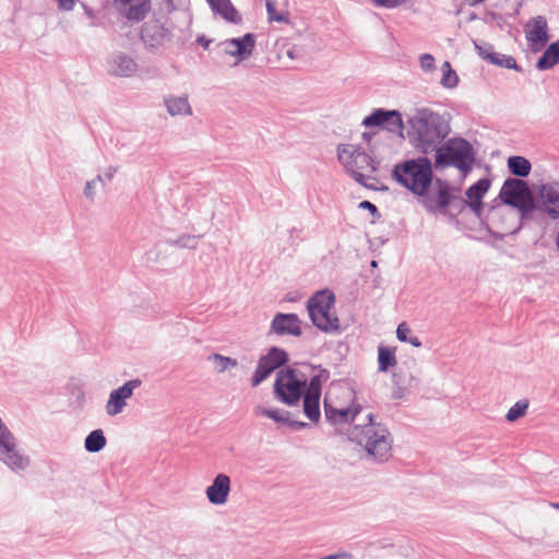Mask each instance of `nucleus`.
Returning a JSON list of instances; mask_svg holds the SVG:
<instances>
[{"instance_id": "e433bc0d", "label": "nucleus", "mask_w": 559, "mask_h": 559, "mask_svg": "<svg viewBox=\"0 0 559 559\" xmlns=\"http://www.w3.org/2000/svg\"><path fill=\"white\" fill-rule=\"evenodd\" d=\"M409 333H411V329L405 322H402L399 324L397 330H396L397 338L401 342H409L413 346L419 347L421 345V343L419 342V340L417 337L408 340Z\"/></svg>"}, {"instance_id": "ddd939ff", "label": "nucleus", "mask_w": 559, "mask_h": 559, "mask_svg": "<svg viewBox=\"0 0 559 559\" xmlns=\"http://www.w3.org/2000/svg\"><path fill=\"white\" fill-rule=\"evenodd\" d=\"M141 385V380L134 379L126 382L122 386L114 390L106 403V412L109 416L121 413L127 405V400L133 394L134 389Z\"/></svg>"}, {"instance_id": "49530a36", "label": "nucleus", "mask_w": 559, "mask_h": 559, "mask_svg": "<svg viewBox=\"0 0 559 559\" xmlns=\"http://www.w3.org/2000/svg\"><path fill=\"white\" fill-rule=\"evenodd\" d=\"M335 557L334 556H328V557H324V558H321V559H334Z\"/></svg>"}, {"instance_id": "2eb2a0df", "label": "nucleus", "mask_w": 559, "mask_h": 559, "mask_svg": "<svg viewBox=\"0 0 559 559\" xmlns=\"http://www.w3.org/2000/svg\"><path fill=\"white\" fill-rule=\"evenodd\" d=\"M231 480L226 474H218L212 485L206 488V498L212 504H225L230 492Z\"/></svg>"}, {"instance_id": "4468645a", "label": "nucleus", "mask_w": 559, "mask_h": 559, "mask_svg": "<svg viewBox=\"0 0 559 559\" xmlns=\"http://www.w3.org/2000/svg\"><path fill=\"white\" fill-rule=\"evenodd\" d=\"M115 4L129 21H142L151 10L150 0H115Z\"/></svg>"}, {"instance_id": "0eeeda50", "label": "nucleus", "mask_w": 559, "mask_h": 559, "mask_svg": "<svg viewBox=\"0 0 559 559\" xmlns=\"http://www.w3.org/2000/svg\"><path fill=\"white\" fill-rule=\"evenodd\" d=\"M306 383L307 378L304 373L289 368L283 369L277 373L275 393L282 402L295 404L305 392Z\"/></svg>"}, {"instance_id": "473e14b6", "label": "nucleus", "mask_w": 559, "mask_h": 559, "mask_svg": "<svg viewBox=\"0 0 559 559\" xmlns=\"http://www.w3.org/2000/svg\"><path fill=\"white\" fill-rule=\"evenodd\" d=\"M265 361L271 364L273 367L278 368L287 360V355L284 350L278 348H272L267 355L262 357Z\"/></svg>"}, {"instance_id": "f3484780", "label": "nucleus", "mask_w": 559, "mask_h": 559, "mask_svg": "<svg viewBox=\"0 0 559 559\" xmlns=\"http://www.w3.org/2000/svg\"><path fill=\"white\" fill-rule=\"evenodd\" d=\"M254 36L252 34H246L241 38H233L224 43V49L226 53L235 56L238 60L248 58L254 48Z\"/></svg>"}, {"instance_id": "2f4dec72", "label": "nucleus", "mask_w": 559, "mask_h": 559, "mask_svg": "<svg viewBox=\"0 0 559 559\" xmlns=\"http://www.w3.org/2000/svg\"><path fill=\"white\" fill-rule=\"evenodd\" d=\"M459 82V78L454 70H452L451 64L449 61H445L442 64V78H441V84L444 87L451 88L456 86Z\"/></svg>"}, {"instance_id": "f8f14e48", "label": "nucleus", "mask_w": 559, "mask_h": 559, "mask_svg": "<svg viewBox=\"0 0 559 559\" xmlns=\"http://www.w3.org/2000/svg\"><path fill=\"white\" fill-rule=\"evenodd\" d=\"M526 39L533 52L540 51L549 40L548 25L544 16L532 19L526 24Z\"/></svg>"}, {"instance_id": "7c9ffc66", "label": "nucleus", "mask_w": 559, "mask_h": 559, "mask_svg": "<svg viewBox=\"0 0 559 559\" xmlns=\"http://www.w3.org/2000/svg\"><path fill=\"white\" fill-rule=\"evenodd\" d=\"M209 360H211L214 364L215 370L217 372H224L227 369L235 368L237 366L236 359L225 357L219 354H213L212 356L209 357Z\"/></svg>"}, {"instance_id": "f704fd0d", "label": "nucleus", "mask_w": 559, "mask_h": 559, "mask_svg": "<svg viewBox=\"0 0 559 559\" xmlns=\"http://www.w3.org/2000/svg\"><path fill=\"white\" fill-rule=\"evenodd\" d=\"M527 408V401H519L509 409L506 417L509 421H515L526 414Z\"/></svg>"}, {"instance_id": "ea45409f", "label": "nucleus", "mask_w": 559, "mask_h": 559, "mask_svg": "<svg viewBox=\"0 0 559 559\" xmlns=\"http://www.w3.org/2000/svg\"><path fill=\"white\" fill-rule=\"evenodd\" d=\"M406 0H372V2L378 7L383 8H396L401 4H403Z\"/></svg>"}, {"instance_id": "9d476101", "label": "nucleus", "mask_w": 559, "mask_h": 559, "mask_svg": "<svg viewBox=\"0 0 559 559\" xmlns=\"http://www.w3.org/2000/svg\"><path fill=\"white\" fill-rule=\"evenodd\" d=\"M536 199L539 210L554 219L559 218V182L542 185Z\"/></svg>"}, {"instance_id": "6e6552de", "label": "nucleus", "mask_w": 559, "mask_h": 559, "mask_svg": "<svg viewBox=\"0 0 559 559\" xmlns=\"http://www.w3.org/2000/svg\"><path fill=\"white\" fill-rule=\"evenodd\" d=\"M503 203L526 211L533 206V198L527 183L521 179L510 178L504 181L500 193Z\"/></svg>"}, {"instance_id": "f03ea898", "label": "nucleus", "mask_w": 559, "mask_h": 559, "mask_svg": "<svg viewBox=\"0 0 559 559\" xmlns=\"http://www.w3.org/2000/svg\"><path fill=\"white\" fill-rule=\"evenodd\" d=\"M409 134L425 154L432 152L448 135L450 128L444 119L429 109L418 110L411 119Z\"/></svg>"}, {"instance_id": "5701e85b", "label": "nucleus", "mask_w": 559, "mask_h": 559, "mask_svg": "<svg viewBox=\"0 0 559 559\" xmlns=\"http://www.w3.org/2000/svg\"><path fill=\"white\" fill-rule=\"evenodd\" d=\"M559 62V40L552 43L536 63L538 70L551 69Z\"/></svg>"}, {"instance_id": "b1692460", "label": "nucleus", "mask_w": 559, "mask_h": 559, "mask_svg": "<svg viewBox=\"0 0 559 559\" xmlns=\"http://www.w3.org/2000/svg\"><path fill=\"white\" fill-rule=\"evenodd\" d=\"M214 12L219 14L224 20L231 23H239L241 21V16L238 11L235 9L230 0H223L219 4L212 9Z\"/></svg>"}, {"instance_id": "de8ad7c7", "label": "nucleus", "mask_w": 559, "mask_h": 559, "mask_svg": "<svg viewBox=\"0 0 559 559\" xmlns=\"http://www.w3.org/2000/svg\"><path fill=\"white\" fill-rule=\"evenodd\" d=\"M364 138H365V139H369L368 133H364Z\"/></svg>"}, {"instance_id": "c756f323", "label": "nucleus", "mask_w": 559, "mask_h": 559, "mask_svg": "<svg viewBox=\"0 0 559 559\" xmlns=\"http://www.w3.org/2000/svg\"><path fill=\"white\" fill-rule=\"evenodd\" d=\"M276 368L265 361L263 358L259 360L257 370L252 377V385L257 386L265 380Z\"/></svg>"}, {"instance_id": "393cba45", "label": "nucleus", "mask_w": 559, "mask_h": 559, "mask_svg": "<svg viewBox=\"0 0 559 559\" xmlns=\"http://www.w3.org/2000/svg\"><path fill=\"white\" fill-rule=\"evenodd\" d=\"M168 112L171 116L176 115H189L191 114V107L188 103L187 97H170L165 100Z\"/></svg>"}, {"instance_id": "9b49d317", "label": "nucleus", "mask_w": 559, "mask_h": 559, "mask_svg": "<svg viewBox=\"0 0 559 559\" xmlns=\"http://www.w3.org/2000/svg\"><path fill=\"white\" fill-rule=\"evenodd\" d=\"M326 378L328 376L324 373L314 376L310 380L309 386L304 396V412L312 421H318L320 418L319 402L321 396V385L323 380H326Z\"/></svg>"}, {"instance_id": "20e7f679", "label": "nucleus", "mask_w": 559, "mask_h": 559, "mask_svg": "<svg viewBox=\"0 0 559 559\" xmlns=\"http://www.w3.org/2000/svg\"><path fill=\"white\" fill-rule=\"evenodd\" d=\"M308 312L312 323L324 332H336L340 319L335 310V296L332 292L321 290L308 300Z\"/></svg>"}, {"instance_id": "4c0bfd02", "label": "nucleus", "mask_w": 559, "mask_h": 559, "mask_svg": "<svg viewBox=\"0 0 559 559\" xmlns=\"http://www.w3.org/2000/svg\"><path fill=\"white\" fill-rule=\"evenodd\" d=\"M266 10H267V15H269V20L271 22L275 21V22H286L287 21V12L285 11H282V12H277V10L275 9V3L271 0H266Z\"/></svg>"}, {"instance_id": "dca6fc26", "label": "nucleus", "mask_w": 559, "mask_h": 559, "mask_svg": "<svg viewBox=\"0 0 559 559\" xmlns=\"http://www.w3.org/2000/svg\"><path fill=\"white\" fill-rule=\"evenodd\" d=\"M141 37L145 44L157 47L170 40V32L158 21H150L143 25Z\"/></svg>"}, {"instance_id": "a878e982", "label": "nucleus", "mask_w": 559, "mask_h": 559, "mask_svg": "<svg viewBox=\"0 0 559 559\" xmlns=\"http://www.w3.org/2000/svg\"><path fill=\"white\" fill-rule=\"evenodd\" d=\"M510 171L520 177H526L531 171V163L522 156H512L508 159Z\"/></svg>"}, {"instance_id": "a18cd8bd", "label": "nucleus", "mask_w": 559, "mask_h": 559, "mask_svg": "<svg viewBox=\"0 0 559 559\" xmlns=\"http://www.w3.org/2000/svg\"><path fill=\"white\" fill-rule=\"evenodd\" d=\"M485 0H474V3L477 4V3H481L484 2Z\"/></svg>"}, {"instance_id": "412c9836", "label": "nucleus", "mask_w": 559, "mask_h": 559, "mask_svg": "<svg viewBox=\"0 0 559 559\" xmlns=\"http://www.w3.org/2000/svg\"><path fill=\"white\" fill-rule=\"evenodd\" d=\"M478 53L490 63L498 64L508 69L516 68L514 58L504 55L489 52L490 47L476 46Z\"/></svg>"}, {"instance_id": "7ed1b4c3", "label": "nucleus", "mask_w": 559, "mask_h": 559, "mask_svg": "<svg viewBox=\"0 0 559 559\" xmlns=\"http://www.w3.org/2000/svg\"><path fill=\"white\" fill-rule=\"evenodd\" d=\"M393 178L414 194L424 197L431 185V163L426 157L395 165Z\"/></svg>"}, {"instance_id": "f257e3e1", "label": "nucleus", "mask_w": 559, "mask_h": 559, "mask_svg": "<svg viewBox=\"0 0 559 559\" xmlns=\"http://www.w3.org/2000/svg\"><path fill=\"white\" fill-rule=\"evenodd\" d=\"M355 392L347 385H332L324 397V411L326 418L333 424L352 421L354 428L350 431L352 439L364 445L367 452L378 459H386L392 445L388 430L372 423V415L365 414L366 424L358 421L361 413L359 406H352Z\"/></svg>"}, {"instance_id": "58836bf2", "label": "nucleus", "mask_w": 559, "mask_h": 559, "mask_svg": "<svg viewBox=\"0 0 559 559\" xmlns=\"http://www.w3.org/2000/svg\"><path fill=\"white\" fill-rule=\"evenodd\" d=\"M420 68L424 71H430L435 68V58L430 53H424L420 56Z\"/></svg>"}, {"instance_id": "aec40b11", "label": "nucleus", "mask_w": 559, "mask_h": 559, "mask_svg": "<svg viewBox=\"0 0 559 559\" xmlns=\"http://www.w3.org/2000/svg\"><path fill=\"white\" fill-rule=\"evenodd\" d=\"M490 187L488 179H480L475 185L469 187L466 191L467 205L477 214L480 215L483 210L481 199L487 193Z\"/></svg>"}, {"instance_id": "4be33fe9", "label": "nucleus", "mask_w": 559, "mask_h": 559, "mask_svg": "<svg viewBox=\"0 0 559 559\" xmlns=\"http://www.w3.org/2000/svg\"><path fill=\"white\" fill-rule=\"evenodd\" d=\"M136 69L135 62L126 56L116 57L110 67V72L117 76H129Z\"/></svg>"}, {"instance_id": "72a5a7b5", "label": "nucleus", "mask_w": 559, "mask_h": 559, "mask_svg": "<svg viewBox=\"0 0 559 559\" xmlns=\"http://www.w3.org/2000/svg\"><path fill=\"white\" fill-rule=\"evenodd\" d=\"M254 414L257 416H265L273 419L276 423H285L288 420V413H281L276 409H266L261 406L254 408Z\"/></svg>"}, {"instance_id": "1a4fd4ad", "label": "nucleus", "mask_w": 559, "mask_h": 559, "mask_svg": "<svg viewBox=\"0 0 559 559\" xmlns=\"http://www.w3.org/2000/svg\"><path fill=\"white\" fill-rule=\"evenodd\" d=\"M362 124L367 128L384 127L388 131L400 134L404 130L402 116L396 110L377 109L364 119Z\"/></svg>"}, {"instance_id": "a211bd4d", "label": "nucleus", "mask_w": 559, "mask_h": 559, "mask_svg": "<svg viewBox=\"0 0 559 559\" xmlns=\"http://www.w3.org/2000/svg\"><path fill=\"white\" fill-rule=\"evenodd\" d=\"M451 200L452 195L450 188L444 183H440L435 197H427L424 199V205L429 212L447 213V209Z\"/></svg>"}, {"instance_id": "37998d69", "label": "nucleus", "mask_w": 559, "mask_h": 559, "mask_svg": "<svg viewBox=\"0 0 559 559\" xmlns=\"http://www.w3.org/2000/svg\"><path fill=\"white\" fill-rule=\"evenodd\" d=\"M96 182V180H93L91 182H87L86 187H85V194L88 197V198H92L93 197V192H92V186Z\"/></svg>"}, {"instance_id": "423d86ee", "label": "nucleus", "mask_w": 559, "mask_h": 559, "mask_svg": "<svg viewBox=\"0 0 559 559\" xmlns=\"http://www.w3.org/2000/svg\"><path fill=\"white\" fill-rule=\"evenodd\" d=\"M338 159L360 183H365L366 179L371 178V175L377 170L373 159L367 153L350 144L338 148Z\"/></svg>"}, {"instance_id": "c85d7f7f", "label": "nucleus", "mask_w": 559, "mask_h": 559, "mask_svg": "<svg viewBox=\"0 0 559 559\" xmlns=\"http://www.w3.org/2000/svg\"><path fill=\"white\" fill-rule=\"evenodd\" d=\"M4 455L3 462L13 469H24L27 464L28 460L22 455H20L15 448H12L10 452H3Z\"/></svg>"}, {"instance_id": "c9c22d12", "label": "nucleus", "mask_w": 559, "mask_h": 559, "mask_svg": "<svg viewBox=\"0 0 559 559\" xmlns=\"http://www.w3.org/2000/svg\"><path fill=\"white\" fill-rule=\"evenodd\" d=\"M15 448V442L12 433L3 426L0 429V453L10 452Z\"/></svg>"}, {"instance_id": "cd10ccee", "label": "nucleus", "mask_w": 559, "mask_h": 559, "mask_svg": "<svg viewBox=\"0 0 559 559\" xmlns=\"http://www.w3.org/2000/svg\"><path fill=\"white\" fill-rule=\"evenodd\" d=\"M378 364L380 371H386L389 367L396 365L395 350L389 347H379Z\"/></svg>"}, {"instance_id": "79ce46f5", "label": "nucleus", "mask_w": 559, "mask_h": 559, "mask_svg": "<svg viewBox=\"0 0 559 559\" xmlns=\"http://www.w3.org/2000/svg\"><path fill=\"white\" fill-rule=\"evenodd\" d=\"M360 207H362V209H367V210H369L371 213H376V212H377V207H376V205H374V204H372V203H371V202H369V201H362V202L360 203Z\"/></svg>"}, {"instance_id": "39448f33", "label": "nucleus", "mask_w": 559, "mask_h": 559, "mask_svg": "<svg viewBox=\"0 0 559 559\" xmlns=\"http://www.w3.org/2000/svg\"><path fill=\"white\" fill-rule=\"evenodd\" d=\"M436 166L447 167L453 165L462 171L471 169L474 162L473 148L464 139H451L441 146H437Z\"/></svg>"}, {"instance_id": "c03bdc74", "label": "nucleus", "mask_w": 559, "mask_h": 559, "mask_svg": "<svg viewBox=\"0 0 559 559\" xmlns=\"http://www.w3.org/2000/svg\"><path fill=\"white\" fill-rule=\"evenodd\" d=\"M551 508L559 510V503H551Z\"/></svg>"}, {"instance_id": "a19ab883", "label": "nucleus", "mask_w": 559, "mask_h": 559, "mask_svg": "<svg viewBox=\"0 0 559 559\" xmlns=\"http://www.w3.org/2000/svg\"><path fill=\"white\" fill-rule=\"evenodd\" d=\"M58 2L62 10H71L75 4V0H58Z\"/></svg>"}, {"instance_id": "bb28decb", "label": "nucleus", "mask_w": 559, "mask_h": 559, "mask_svg": "<svg viewBox=\"0 0 559 559\" xmlns=\"http://www.w3.org/2000/svg\"><path fill=\"white\" fill-rule=\"evenodd\" d=\"M106 445V438L102 429L93 430L85 439V449L88 452H99Z\"/></svg>"}, {"instance_id": "6ab92c4d", "label": "nucleus", "mask_w": 559, "mask_h": 559, "mask_svg": "<svg viewBox=\"0 0 559 559\" xmlns=\"http://www.w3.org/2000/svg\"><path fill=\"white\" fill-rule=\"evenodd\" d=\"M272 328L277 334L300 335V320L296 314H277L272 322Z\"/></svg>"}]
</instances>
